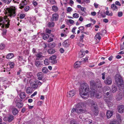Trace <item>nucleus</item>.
I'll return each mask as SVG.
<instances>
[{
  "instance_id": "obj_1",
  "label": "nucleus",
  "mask_w": 124,
  "mask_h": 124,
  "mask_svg": "<svg viewBox=\"0 0 124 124\" xmlns=\"http://www.w3.org/2000/svg\"><path fill=\"white\" fill-rule=\"evenodd\" d=\"M16 9L15 7L8 8L7 9L5 15L7 17H0V27L1 28L8 27L9 24L8 19L14 17L16 16Z\"/></svg>"
},
{
  "instance_id": "obj_2",
  "label": "nucleus",
  "mask_w": 124,
  "mask_h": 124,
  "mask_svg": "<svg viewBox=\"0 0 124 124\" xmlns=\"http://www.w3.org/2000/svg\"><path fill=\"white\" fill-rule=\"evenodd\" d=\"M80 95L83 99L86 100L89 97L90 93L89 87L86 83L81 84L79 89Z\"/></svg>"
},
{
  "instance_id": "obj_3",
  "label": "nucleus",
  "mask_w": 124,
  "mask_h": 124,
  "mask_svg": "<svg viewBox=\"0 0 124 124\" xmlns=\"http://www.w3.org/2000/svg\"><path fill=\"white\" fill-rule=\"evenodd\" d=\"M100 81L99 80L98 82L94 81L93 80H92L90 82V88L92 89L91 91L90 95L91 97H95L97 99L100 98L102 97V95L99 94L97 93V91L95 90L94 89L97 87L98 84H100Z\"/></svg>"
},
{
  "instance_id": "obj_4",
  "label": "nucleus",
  "mask_w": 124,
  "mask_h": 124,
  "mask_svg": "<svg viewBox=\"0 0 124 124\" xmlns=\"http://www.w3.org/2000/svg\"><path fill=\"white\" fill-rule=\"evenodd\" d=\"M116 83L117 84L119 89L122 90V89L124 88V81L122 78L119 74L116 75L115 77Z\"/></svg>"
},
{
  "instance_id": "obj_5",
  "label": "nucleus",
  "mask_w": 124,
  "mask_h": 124,
  "mask_svg": "<svg viewBox=\"0 0 124 124\" xmlns=\"http://www.w3.org/2000/svg\"><path fill=\"white\" fill-rule=\"evenodd\" d=\"M88 101L89 102L91 101L90 103L91 104L92 108L93 109V110L94 114L95 116L97 115L98 114L99 111L97 105L93 101H91L90 100H88Z\"/></svg>"
},
{
  "instance_id": "obj_6",
  "label": "nucleus",
  "mask_w": 124,
  "mask_h": 124,
  "mask_svg": "<svg viewBox=\"0 0 124 124\" xmlns=\"http://www.w3.org/2000/svg\"><path fill=\"white\" fill-rule=\"evenodd\" d=\"M106 33L105 32L101 31L98 32L95 35L94 37V39L97 41V43H98L100 41V40L101 39V35L104 36V34Z\"/></svg>"
},
{
  "instance_id": "obj_7",
  "label": "nucleus",
  "mask_w": 124,
  "mask_h": 124,
  "mask_svg": "<svg viewBox=\"0 0 124 124\" xmlns=\"http://www.w3.org/2000/svg\"><path fill=\"white\" fill-rule=\"evenodd\" d=\"M105 83L108 85H110L112 83V80L110 76H108L104 81Z\"/></svg>"
},
{
  "instance_id": "obj_8",
  "label": "nucleus",
  "mask_w": 124,
  "mask_h": 124,
  "mask_svg": "<svg viewBox=\"0 0 124 124\" xmlns=\"http://www.w3.org/2000/svg\"><path fill=\"white\" fill-rule=\"evenodd\" d=\"M56 55H54L50 57L49 59L51 60V62L53 64H55L57 63V61L56 59Z\"/></svg>"
},
{
  "instance_id": "obj_9",
  "label": "nucleus",
  "mask_w": 124,
  "mask_h": 124,
  "mask_svg": "<svg viewBox=\"0 0 124 124\" xmlns=\"http://www.w3.org/2000/svg\"><path fill=\"white\" fill-rule=\"evenodd\" d=\"M76 93V91L75 90H71L67 93V96L68 97H71L73 96Z\"/></svg>"
},
{
  "instance_id": "obj_10",
  "label": "nucleus",
  "mask_w": 124,
  "mask_h": 124,
  "mask_svg": "<svg viewBox=\"0 0 124 124\" xmlns=\"http://www.w3.org/2000/svg\"><path fill=\"white\" fill-rule=\"evenodd\" d=\"M59 17L58 14L57 13H55L52 15V18L51 19L53 21H56L58 20Z\"/></svg>"
},
{
  "instance_id": "obj_11",
  "label": "nucleus",
  "mask_w": 124,
  "mask_h": 124,
  "mask_svg": "<svg viewBox=\"0 0 124 124\" xmlns=\"http://www.w3.org/2000/svg\"><path fill=\"white\" fill-rule=\"evenodd\" d=\"M85 106V102H80L76 106L77 108H82Z\"/></svg>"
},
{
  "instance_id": "obj_12",
  "label": "nucleus",
  "mask_w": 124,
  "mask_h": 124,
  "mask_svg": "<svg viewBox=\"0 0 124 124\" xmlns=\"http://www.w3.org/2000/svg\"><path fill=\"white\" fill-rule=\"evenodd\" d=\"M118 112L120 113L124 112V106L123 105H119L118 106Z\"/></svg>"
},
{
  "instance_id": "obj_13",
  "label": "nucleus",
  "mask_w": 124,
  "mask_h": 124,
  "mask_svg": "<svg viewBox=\"0 0 124 124\" xmlns=\"http://www.w3.org/2000/svg\"><path fill=\"white\" fill-rule=\"evenodd\" d=\"M30 22V23L32 24L34 28L35 29L36 27V22L35 18L34 17H32L31 19Z\"/></svg>"
},
{
  "instance_id": "obj_14",
  "label": "nucleus",
  "mask_w": 124,
  "mask_h": 124,
  "mask_svg": "<svg viewBox=\"0 0 124 124\" xmlns=\"http://www.w3.org/2000/svg\"><path fill=\"white\" fill-rule=\"evenodd\" d=\"M86 112V110L82 108H77V110H76V113L78 115L80 114L81 113H85Z\"/></svg>"
},
{
  "instance_id": "obj_15",
  "label": "nucleus",
  "mask_w": 124,
  "mask_h": 124,
  "mask_svg": "<svg viewBox=\"0 0 124 124\" xmlns=\"http://www.w3.org/2000/svg\"><path fill=\"white\" fill-rule=\"evenodd\" d=\"M50 31H47V32L45 33H44L42 34V36L43 37V39L44 40L47 39L49 37V35L48 33H50Z\"/></svg>"
},
{
  "instance_id": "obj_16",
  "label": "nucleus",
  "mask_w": 124,
  "mask_h": 124,
  "mask_svg": "<svg viewBox=\"0 0 124 124\" xmlns=\"http://www.w3.org/2000/svg\"><path fill=\"white\" fill-rule=\"evenodd\" d=\"M113 112L111 111L108 110L106 113V115L107 118H109L113 115Z\"/></svg>"
},
{
  "instance_id": "obj_17",
  "label": "nucleus",
  "mask_w": 124,
  "mask_h": 124,
  "mask_svg": "<svg viewBox=\"0 0 124 124\" xmlns=\"http://www.w3.org/2000/svg\"><path fill=\"white\" fill-rule=\"evenodd\" d=\"M123 96L121 93L117 94L116 96V99L117 101H120L122 100Z\"/></svg>"
},
{
  "instance_id": "obj_18",
  "label": "nucleus",
  "mask_w": 124,
  "mask_h": 124,
  "mask_svg": "<svg viewBox=\"0 0 124 124\" xmlns=\"http://www.w3.org/2000/svg\"><path fill=\"white\" fill-rule=\"evenodd\" d=\"M116 117L117 119L116 120L119 121L120 123L122 121L123 118L120 116V115L119 114H117L116 115Z\"/></svg>"
},
{
  "instance_id": "obj_19",
  "label": "nucleus",
  "mask_w": 124,
  "mask_h": 124,
  "mask_svg": "<svg viewBox=\"0 0 124 124\" xmlns=\"http://www.w3.org/2000/svg\"><path fill=\"white\" fill-rule=\"evenodd\" d=\"M68 40H66L63 42L62 44V46L64 47H68L69 45Z\"/></svg>"
},
{
  "instance_id": "obj_20",
  "label": "nucleus",
  "mask_w": 124,
  "mask_h": 124,
  "mask_svg": "<svg viewBox=\"0 0 124 124\" xmlns=\"http://www.w3.org/2000/svg\"><path fill=\"white\" fill-rule=\"evenodd\" d=\"M16 106L17 107L19 108H21L23 107V104L22 102H18L17 101H16Z\"/></svg>"
},
{
  "instance_id": "obj_21",
  "label": "nucleus",
  "mask_w": 124,
  "mask_h": 124,
  "mask_svg": "<svg viewBox=\"0 0 124 124\" xmlns=\"http://www.w3.org/2000/svg\"><path fill=\"white\" fill-rule=\"evenodd\" d=\"M81 64V62L80 61H77L75 63L74 65V67L75 68H77L79 67H80Z\"/></svg>"
},
{
  "instance_id": "obj_22",
  "label": "nucleus",
  "mask_w": 124,
  "mask_h": 124,
  "mask_svg": "<svg viewBox=\"0 0 124 124\" xmlns=\"http://www.w3.org/2000/svg\"><path fill=\"white\" fill-rule=\"evenodd\" d=\"M19 96L21 99H23L26 97V95L24 92H22L20 93Z\"/></svg>"
},
{
  "instance_id": "obj_23",
  "label": "nucleus",
  "mask_w": 124,
  "mask_h": 124,
  "mask_svg": "<svg viewBox=\"0 0 124 124\" xmlns=\"http://www.w3.org/2000/svg\"><path fill=\"white\" fill-rule=\"evenodd\" d=\"M55 52V50L53 48L49 49L48 50L47 52L49 54H52L54 53Z\"/></svg>"
},
{
  "instance_id": "obj_24",
  "label": "nucleus",
  "mask_w": 124,
  "mask_h": 124,
  "mask_svg": "<svg viewBox=\"0 0 124 124\" xmlns=\"http://www.w3.org/2000/svg\"><path fill=\"white\" fill-rule=\"evenodd\" d=\"M38 79L39 80H41L43 78V74L41 72L37 74Z\"/></svg>"
},
{
  "instance_id": "obj_25",
  "label": "nucleus",
  "mask_w": 124,
  "mask_h": 124,
  "mask_svg": "<svg viewBox=\"0 0 124 124\" xmlns=\"http://www.w3.org/2000/svg\"><path fill=\"white\" fill-rule=\"evenodd\" d=\"M14 56V55L13 53H9L7 55L6 58L8 59H10L12 58Z\"/></svg>"
},
{
  "instance_id": "obj_26",
  "label": "nucleus",
  "mask_w": 124,
  "mask_h": 124,
  "mask_svg": "<svg viewBox=\"0 0 124 124\" xmlns=\"http://www.w3.org/2000/svg\"><path fill=\"white\" fill-rule=\"evenodd\" d=\"M18 111L16 108H13L12 109V112L14 115H16L18 113Z\"/></svg>"
},
{
  "instance_id": "obj_27",
  "label": "nucleus",
  "mask_w": 124,
  "mask_h": 124,
  "mask_svg": "<svg viewBox=\"0 0 124 124\" xmlns=\"http://www.w3.org/2000/svg\"><path fill=\"white\" fill-rule=\"evenodd\" d=\"M109 124H120V123L118 121L114 120L110 121Z\"/></svg>"
},
{
  "instance_id": "obj_28",
  "label": "nucleus",
  "mask_w": 124,
  "mask_h": 124,
  "mask_svg": "<svg viewBox=\"0 0 124 124\" xmlns=\"http://www.w3.org/2000/svg\"><path fill=\"white\" fill-rule=\"evenodd\" d=\"M108 99V98H107V100ZM111 100V99L110 100V101H106L108 105V106L109 107H111L113 105V103L110 102V101Z\"/></svg>"
},
{
  "instance_id": "obj_29",
  "label": "nucleus",
  "mask_w": 124,
  "mask_h": 124,
  "mask_svg": "<svg viewBox=\"0 0 124 124\" xmlns=\"http://www.w3.org/2000/svg\"><path fill=\"white\" fill-rule=\"evenodd\" d=\"M42 71L43 73H46L48 72V70L46 67H44L42 68Z\"/></svg>"
},
{
  "instance_id": "obj_30",
  "label": "nucleus",
  "mask_w": 124,
  "mask_h": 124,
  "mask_svg": "<svg viewBox=\"0 0 124 124\" xmlns=\"http://www.w3.org/2000/svg\"><path fill=\"white\" fill-rule=\"evenodd\" d=\"M111 7L113 10H116L117 9V7L114 4L111 5Z\"/></svg>"
},
{
  "instance_id": "obj_31",
  "label": "nucleus",
  "mask_w": 124,
  "mask_h": 124,
  "mask_svg": "<svg viewBox=\"0 0 124 124\" xmlns=\"http://www.w3.org/2000/svg\"><path fill=\"white\" fill-rule=\"evenodd\" d=\"M26 92L27 93H31L32 92V89L30 87H28L26 89Z\"/></svg>"
},
{
  "instance_id": "obj_32",
  "label": "nucleus",
  "mask_w": 124,
  "mask_h": 124,
  "mask_svg": "<svg viewBox=\"0 0 124 124\" xmlns=\"http://www.w3.org/2000/svg\"><path fill=\"white\" fill-rule=\"evenodd\" d=\"M31 85L32 87L34 89H35L38 87V86L37 84H31Z\"/></svg>"
},
{
  "instance_id": "obj_33",
  "label": "nucleus",
  "mask_w": 124,
  "mask_h": 124,
  "mask_svg": "<svg viewBox=\"0 0 124 124\" xmlns=\"http://www.w3.org/2000/svg\"><path fill=\"white\" fill-rule=\"evenodd\" d=\"M54 25V22H49L47 24V25L49 27H53Z\"/></svg>"
},
{
  "instance_id": "obj_34",
  "label": "nucleus",
  "mask_w": 124,
  "mask_h": 124,
  "mask_svg": "<svg viewBox=\"0 0 124 124\" xmlns=\"http://www.w3.org/2000/svg\"><path fill=\"white\" fill-rule=\"evenodd\" d=\"M117 88L115 86V85H112V91L113 93H115L117 90Z\"/></svg>"
},
{
  "instance_id": "obj_35",
  "label": "nucleus",
  "mask_w": 124,
  "mask_h": 124,
  "mask_svg": "<svg viewBox=\"0 0 124 124\" xmlns=\"http://www.w3.org/2000/svg\"><path fill=\"white\" fill-rule=\"evenodd\" d=\"M35 64L36 66L38 67H41V65L39 61H36L35 62Z\"/></svg>"
},
{
  "instance_id": "obj_36",
  "label": "nucleus",
  "mask_w": 124,
  "mask_h": 124,
  "mask_svg": "<svg viewBox=\"0 0 124 124\" xmlns=\"http://www.w3.org/2000/svg\"><path fill=\"white\" fill-rule=\"evenodd\" d=\"M52 9L53 11L56 12L57 11L58 9L57 6L55 5H54L52 7Z\"/></svg>"
},
{
  "instance_id": "obj_37",
  "label": "nucleus",
  "mask_w": 124,
  "mask_h": 124,
  "mask_svg": "<svg viewBox=\"0 0 124 124\" xmlns=\"http://www.w3.org/2000/svg\"><path fill=\"white\" fill-rule=\"evenodd\" d=\"M105 13L106 15H107L110 16H112L113 15V14L112 12H111L110 13L108 10L106 11V12H105Z\"/></svg>"
},
{
  "instance_id": "obj_38",
  "label": "nucleus",
  "mask_w": 124,
  "mask_h": 124,
  "mask_svg": "<svg viewBox=\"0 0 124 124\" xmlns=\"http://www.w3.org/2000/svg\"><path fill=\"white\" fill-rule=\"evenodd\" d=\"M36 56L37 57V59H39V58L42 57V53H38L36 54Z\"/></svg>"
},
{
  "instance_id": "obj_39",
  "label": "nucleus",
  "mask_w": 124,
  "mask_h": 124,
  "mask_svg": "<svg viewBox=\"0 0 124 124\" xmlns=\"http://www.w3.org/2000/svg\"><path fill=\"white\" fill-rule=\"evenodd\" d=\"M27 3V2L26 0H23L22 1V2L21 5L23 7L26 5Z\"/></svg>"
},
{
  "instance_id": "obj_40",
  "label": "nucleus",
  "mask_w": 124,
  "mask_h": 124,
  "mask_svg": "<svg viewBox=\"0 0 124 124\" xmlns=\"http://www.w3.org/2000/svg\"><path fill=\"white\" fill-rule=\"evenodd\" d=\"M14 119V117L12 115H10L8 117V121L9 122L12 121Z\"/></svg>"
},
{
  "instance_id": "obj_41",
  "label": "nucleus",
  "mask_w": 124,
  "mask_h": 124,
  "mask_svg": "<svg viewBox=\"0 0 124 124\" xmlns=\"http://www.w3.org/2000/svg\"><path fill=\"white\" fill-rule=\"evenodd\" d=\"M77 110V108L76 107V108L75 109L74 108H72L71 109V116H73V113L74 112H76V110Z\"/></svg>"
},
{
  "instance_id": "obj_42",
  "label": "nucleus",
  "mask_w": 124,
  "mask_h": 124,
  "mask_svg": "<svg viewBox=\"0 0 124 124\" xmlns=\"http://www.w3.org/2000/svg\"><path fill=\"white\" fill-rule=\"evenodd\" d=\"M79 13L81 14V15L84 16H86L87 15L86 12L85 11H81L80 13L79 12Z\"/></svg>"
},
{
  "instance_id": "obj_43",
  "label": "nucleus",
  "mask_w": 124,
  "mask_h": 124,
  "mask_svg": "<svg viewBox=\"0 0 124 124\" xmlns=\"http://www.w3.org/2000/svg\"><path fill=\"white\" fill-rule=\"evenodd\" d=\"M49 60L48 59H45L44 61V63L46 65H48L49 64Z\"/></svg>"
},
{
  "instance_id": "obj_44",
  "label": "nucleus",
  "mask_w": 124,
  "mask_h": 124,
  "mask_svg": "<svg viewBox=\"0 0 124 124\" xmlns=\"http://www.w3.org/2000/svg\"><path fill=\"white\" fill-rule=\"evenodd\" d=\"M26 76L28 78H30L32 77V75L31 73L29 72L27 74Z\"/></svg>"
},
{
  "instance_id": "obj_45",
  "label": "nucleus",
  "mask_w": 124,
  "mask_h": 124,
  "mask_svg": "<svg viewBox=\"0 0 124 124\" xmlns=\"http://www.w3.org/2000/svg\"><path fill=\"white\" fill-rule=\"evenodd\" d=\"M85 54V52H83L81 53V52H79V56L80 57H83Z\"/></svg>"
},
{
  "instance_id": "obj_46",
  "label": "nucleus",
  "mask_w": 124,
  "mask_h": 124,
  "mask_svg": "<svg viewBox=\"0 0 124 124\" xmlns=\"http://www.w3.org/2000/svg\"><path fill=\"white\" fill-rule=\"evenodd\" d=\"M8 65L11 68H13L14 65V63L13 62H9L8 63Z\"/></svg>"
},
{
  "instance_id": "obj_47",
  "label": "nucleus",
  "mask_w": 124,
  "mask_h": 124,
  "mask_svg": "<svg viewBox=\"0 0 124 124\" xmlns=\"http://www.w3.org/2000/svg\"><path fill=\"white\" fill-rule=\"evenodd\" d=\"M79 17V14L77 13L73 14V17L75 18H78Z\"/></svg>"
},
{
  "instance_id": "obj_48",
  "label": "nucleus",
  "mask_w": 124,
  "mask_h": 124,
  "mask_svg": "<svg viewBox=\"0 0 124 124\" xmlns=\"http://www.w3.org/2000/svg\"><path fill=\"white\" fill-rule=\"evenodd\" d=\"M88 57H86L85 58L82 59V61L84 62H87L88 61Z\"/></svg>"
},
{
  "instance_id": "obj_49",
  "label": "nucleus",
  "mask_w": 124,
  "mask_h": 124,
  "mask_svg": "<svg viewBox=\"0 0 124 124\" xmlns=\"http://www.w3.org/2000/svg\"><path fill=\"white\" fill-rule=\"evenodd\" d=\"M70 124H78L77 122L74 119L70 121Z\"/></svg>"
},
{
  "instance_id": "obj_50",
  "label": "nucleus",
  "mask_w": 124,
  "mask_h": 124,
  "mask_svg": "<svg viewBox=\"0 0 124 124\" xmlns=\"http://www.w3.org/2000/svg\"><path fill=\"white\" fill-rule=\"evenodd\" d=\"M5 47V45L3 43H1L0 44V49H3Z\"/></svg>"
},
{
  "instance_id": "obj_51",
  "label": "nucleus",
  "mask_w": 124,
  "mask_h": 124,
  "mask_svg": "<svg viewBox=\"0 0 124 124\" xmlns=\"http://www.w3.org/2000/svg\"><path fill=\"white\" fill-rule=\"evenodd\" d=\"M35 83L38 85H41L42 84V82H41L39 80L36 81H35Z\"/></svg>"
},
{
  "instance_id": "obj_52",
  "label": "nucleus",
  "mask_w": 124,
  "mask_h": 124,
  "mask_svg": "<svg viewBox=\"0 0 124 124\" xmlns=\"http://www.w3.org/2000/svg\"><path fill=\"white\" fill-rule=\"evenodd\" d=\"M73 10L72 8L70 7H68L67 9V13H69Z\"/></svg>"
},
{
  "instance_id": "obj_53",
  "label": "nucleus",
  "mask_w": 124,
  "mask_h": 124,
  "mask_svg": "<svg viewBox=\"0 0 124 124\" xmlns=\"http://www.w3.org/2000/svg\"><path fill=\"white\" fill-rule=\"evenodd\" d=\"M25 15L24 14H21L19 16V18L21 19H23L25 17Z\"/></svg>"
},
{
  "instance_id": "obj_54",
  "label": "nucleus",
  "mask_w": 124,
  "mask_h": 124,
  "mask_svg": "<svg viewBox=\"0 0 124 124\" xmlns=\"http://www.w3.org/2000/svg\"><path fill=\"white\" fill-rule=\"evenodd\" d=\"M84 26H81L79 27V30H78L77 31H82L84 29Z\"/></svg>"
},
{
  "instance_id": "obj_55",
  "label": "nucleus",
  "mask_w": 124,
  "mask_h": 124,
  "mask_svg": "<svg viewBox=\"0 0 124 124\" xmlns=\"http://www.w3.org/2000/svg\"><path fill=\"white\" fill-rule=\"evenodd\" d=\"M29 9V7L28 6H25L24 8V10L25 11H28Z\"/></svg>"
},
{
  "instance_id": "obj_56",
  "label": "nucleus",
  "mask_w": 124,
  "mask_h": 124,
  "mask_svg": "<svg viewBox=\"0 0 124 124\" xmlns=\"http://www.w3.org/2000/svg\"><path fill=\"white\" fill-rule=\"evenodd\" d=\"M123 15V13L121 11L119 12H118V16L119 17L122 16Z\"/></svg>"
},
{
  "instance_id": "obj_57",
  "label": "nucleus",
  "mask_w": 124,
  "mask_h": 124,
  "mask_svg": "<svg viewBox=\"0 0 124 124\" xmlns=\"http://www.w3.org/2000/svg\"><path fill=\"white\" fill-rule=\"evenodd\" d=\"M84 35L83 34H82L80 36V41L81 42H83V39L84 37Z\"/></svg>"
},
{
  "instance_id": "obj_58",
  "label": "nucleus",
  "mask_w": 124,
  "mask_h": 124,
  "mask_svg": "<svg viewBox=\"0 0 124 124\" xmlns=\"http://www.w3.org/2000/svg\"><path fill=\"white\" fill-rule=\"evenodd\" d=\"M106 74V73L105 72H104V73H102V79L103 80H104L105 79V75Z\"/></svg>"
},
{
  "instance_id": "obj_59",
  "label": "nucleus",
  "mask_w": 124,
  "mask_h": 124,
  "mask_svg": "<svg viewBox=\"0 0 124 124\" xmlns=\"http://www.w3.org/2000/svg\"><path fill=\"white\" fill-rule=\"evenodd\" d=\"M32 3L34 6H36L38 5V3L35 0L33 1Z\"/></svg>"
},
{
  "instance_id": "obj_60",
  "label": "nucleus",
  "mask_w": 124,
  "mask_h": 124,
  "mask_svg": "<svg viewBox=\"0 0 124 124\" xmlns=\"http://www.w3.org/2000/svg\"><path fill=\"white\" fill-rule=\"evenodd\" d=\"M20 0H13L12 2L15 3L19 4Z\"/></svg>"
},
{
  "instance_id": "obj_61",
  "label": "nucleus",
  "mask_w": 124,
  "mask_h": 124,
  "mask_svg": "<svg viewBox=\"0 0 124 124\" xmlns=\"http://www.w3.org/2000/svg\"><path fill=\"white\" fill-rule=\"evenodd\" d=\"M115 4L116 5L118 6H120L121 5L120 2L119 1H116V2H115Z\"/></svg>"
},
{
  "instance_id": "obj_62",
  "label": "nucleus",
  "mask_w": 124,
  "mask_h": 124,
  "mask_svg": "<svg viewBox=\"0 0 124 124\" xmlns=\"http://www.w3.org/2000/svg\"><path fill=\"white\" fill-rule=\"evenodd\" d=\"M101 15L103 18H105L106 17V15L105 12H104L103 14H101Z\"/></svg>"
},
{
  "instance_id": "obj_63",
  "label": "nucleus",
  "mask_w": 124,
  "mask_h": 124,
  "mask_svg": "<svg viewBox=\"0 0 124 124\" xmlns=\"http://www.w3.org/2000/svg\"><path fill=\"white\" fill-rule=\"evenodd\" d=\"M37 93V92L36 91L35 92L32 94L31 96V97L32 98L33 97H34L35 95H36Z\"/></svg>"
},
{
  "instance_id": "obj_64",
  "label": "nucleus",
  "mask_w": 124,
  "mask_h": 124,
  "mask_svg": "<svg viewBox=\"0 0 124 124\" xmlns=\"http://www.w3.org/2000/svg\"><path fill=\"white\" fill-rule=\"evenodd\" d=\"M68 22L71 24H72L74 22V21L73 20L70 19H69Z\"/></svg>"
}]
</instances>
